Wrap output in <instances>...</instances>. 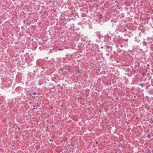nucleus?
<instances>
[{
  "label": "nucleus",
  "instance_id": "f257e3e1",
  "mask_svg": "<svg viewBox=\"0 0 153 153\" xmlns=\"http://www.w3.org/2000/svg\"><path fill=\"white\" fill-rule=\"evenodd\" d=\"M107 48L108 49V50H107V51L108 52H110L111 51V47L110 46H107Z\"/></svg>",
  "mask_w": 153,
  "mask_h": 153
},
{
  "label": "nucleus",
  "instance_id": "f03ea898",
  "mask_svg": "<svg viewBox=\"0 0 153 153\" xmlns=\"http://www.w3.org/2000/svg\"><path fill=\"white\" fill-rule=\"evenodd\" d=\"M36 94V93L35 92H33L32 93V95H35Z\"/></svg>",
  "mask_w": 153,
  "mask_h": 153
},
{
  "label": "nucleus",
  "instance_id": "6e6552de",
  "mask_svg": "<svg viewBox=\"0 0 153 153\" xmlns=\"http://www.w3.org/2000/svg\"><path fill=\"white\" fill-rule=\"evenodd\" d=\"M1 105V103H0V105Z\"/></svg>",
  "mask_w": 153,
  "mask_h": 153
},
{
  "label": "nucleus",
  "instance_id": "7ed1b4c3",
  "mask_svg": "<svg viewBox=\"0 0 153 153\" xmlns=\"http://www.w3.org/2000/svg\"><path fill=\"white\" fill-rule=\"evenodd\" d=\"M124 40L126 41V42H128V39H124Z\"/></svg>",
  "mask_w": 153,
  "mask_h": 153
},
{
  "label": "nucleus",
  "instance_id": "423d86ee",
  "mask_svg": "<svg viewBox=\"0 0 153 153\" xmlns=\"http://www.w3.org/2000/svg\"><path fill=\"white\" fill-rule=\"evenodd\" d=\"M98 143V142L97 141L96 142V144H97Z\"/></svg>",
  "mask_w": 153,
  "mask_h": 153
},
{
  "label": "nucleus",
  "instance_id": "20e7f679",
  "mask_svg": "<svg viewBox=\"0 0 153 153\" xmlns=\"http://www.w3.org/2000/svg\"><path fill=\"white\" fill-rule=\"evenodd\" d=\"M63 48H62V49H61V48H59L58 50H63Z\"/></svg>",
  "mask_w": 153,
  "mask_h": 153
},
{
  "label": "nucleus",
  "instance_id": "39448f33",
  "mask_svg": "<svg viewBox=\"0 0 153 153\" xmlns=\"http://www.w3.org/2000/svg\"><path fill=\"white\" fill-rule=\"evenodd\" d=\"M33 106L34 107V108H33V109H35V105H33Z\"/></svg>",
  "mask_w": 153,
  "mask_h": 153
},
{
  "label": "nucleus",
  "instance_id": "0eeeda50",
  "mask_svg": "<svg viewBox=\"0 0 153 153\" xmlns=\"http://www.w3.org/2000/svg\"><path fill=\"white\" fill-rule=\"evenodd\" d=\"M21 28H23V27H21Z\"/></svg>",
  "mask_w": 153,
  "mask_h": 153
}]
</instances>
